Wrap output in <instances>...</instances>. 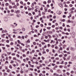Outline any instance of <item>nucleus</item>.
I'll use <instances>...</instances> for the list:
<instances>
[{"mask_svg": "<svg viewBox=\"0 0 76 76\" xmlns=\"http://www.w3.org/2000/svg\"><path fill=\"white\" fill-rule=\"evenodd\" d=\"M72 35L73 37H75V33L74 32H72Z\"/></svg>", "mask_w": 76, "mask_h": 76, "instance_id": "nucleus-1", "label": "nucleus"}, {"mask_svg": "<svg viewBox=\"0 0 76 76\" xmlns=\"http://www.w3.org/2000/svg\"><path fill=\"white\" fill-rule=\"evenodd\" d=\"M4 21H5V22H7V21L8 20V19L7 18L5 17L4 18Z\"/></svg>", "mask_w": 76, "mask_h": 76, "instance_id": "nucleus-2", "label": "nucleus"}, {"mask_svg": "<svg viewBox=\"0 0 76 76\" xmlns=\"http://www.w3.org/2000/svg\"><path fill=\"white\" fill-rule=\"evenodd\" d=\"M43 41H44V42H48L50 41V40H47L45 39H44Z\"/></svg>", "mask_w": 76, "mask_h": 76, "instance_id": "nucleus-3", "label": "nucleus"}, {"mask_svg": "<svg viewBox=\"0 0 76 76\" xmlns=\"http://www.w3.org/2000/svg\"><path fill=\"white\" fill-rule=\"evenodd\" d=\"M58 6H60V7H61L62 8H63V6H62V5L61 4H58Z\"/></svg>", "mask_w": 76, "mask_h": 76, "instance_id": "nucleus-4", "label": "nucleus"}, {"mask_svg": "<svg viewBox=\"0 0 76 76\" xmlns=\"http://www.w3.org/2000/svg\"><path fill=\"white\" fill-rule=\"evenodd\" d=\"M5 35H6V34H4L1 35V37H2V38H4V36H5Z\"/></svg>", "mask_w": 76, "mask_h": 76, "instance_id": "nucleus-5", "label": "nucleus"}, {"mask_svg": "<svg viewBox=\"0 0 76 76\" xmlns=\"http://www.w3.org/2000/svg\"><path fill=\"white\" fill-rule=\"evenodd\" d=\"M73 69L74 70H76V66L74 65L73 66Z\"/></svg>", "mask_w": 76, "mask_h": 76, "instance_id": "nucleus-6", "label": "nucleus"}, {"mask_svg": "<svg viewBox=\"0 0 76 76\" xmlns=\"http://www.w3.org/2000/svg\"><path fill=\"white\" fill-rule=\"evenodd\" d=\"M8 74L7 73L5 72H4V76H7V75Z\"/></svg>", "mask_w": 76, "mask_h": 76, "instance_id": "nucleus-7", "label": "nucleus"}, {"mask_svg": "<svg viewBox=\"0 0 76 76\" xmlns=\"http://www.w3.org/2000/svg\"><path fill=\"white\" fill-rule=\"evenodd\" d=\"M5 5L6 6H9V4L8 3H5Z\"/></svg>", "mask_w": 76, "mask_h": 76, "instance_id": "nucleus-8", "label": "nucleus"}, {"mask_svg": "<svg viewBox=\"0 0 76 76\" xmlns=\"http://www.w3.org/2000/svg\"><path fill=\"white\" fill-rule=\"evenodd\" d=\"M6 34H7V35L8 36V37L10 38H11V36H10V34H9L8 33H7Z\"/></svg>", "mask_w": 76, "mask_h": 76, "instance_id": "nucleus-9", "label": "nucleus"}, {"mask_svg": "<svg viewBox=\"0 0 76 76\" xmlns=\"http://www.w3.org/2000/svg\"><path fill=\"white\" fill-rule=\"evenodd\" d=\"M67 46V45H63V48H66V47Z\"/></svg>", "mask_w": 76, "mask_h": 76, "instance_id": "nucleus-10", "label": "nucleus"}, {"mask_svg": "<svg viewBox=\"0 0 76 76\" xmlns=\"http://www.w3.org/2000/svg\"><path fill=\"white\" fill-rule=\"evenodd\" d=\"M16 56H17V57L18 58H19V57H20L19 55H18V54H17L16 55Z\"/></svg>", "mask_w": 76, "mask_h": 76, "instance_id": "nucleus-11", "label": "nucleus"}, {"mask_svg": "<svg viewBox=\"0 0 76 76\" xmlns=\"http://www.w3.org/2000/svg\"><path fill=\"white\" fill-rule=\"evenodd\" d=\"M45 12H47L48 10H47V8H45Z\"/></svg>", "mask_w": 76, "mask_h": 76, "instance_id": "nucleus-12", "label": "nucleus"}, {"mask_svg": "<svg viewBox=\"0 0 76 76\" xmlns=\"http://www.w3.org/2000/svg\"><path fill=\"white\" fill-rule=\"evenodd\" d=\"M13 60H15V61H17V59H16V58L15 57H13Z\"/></svg>", "mask_w": 76, "mask_h": 76, "instance_id": "nucleus-13", "label": "nucleus"}, {"mask_svg": "<svg viewBox=\"0 0 76 76\" xmlns=\"http://www.w3.org/2000/svg\"><path fill=\"white\" fill-rule=\"evenodd\" d=\"M10 41H13V38H11L10 39Z\"/></svg>", "mask_w": 76, "mask_h": 76, "instance_id": "nucleus-14", "label": "nucleus"}, {"mask_svg": "<svg viewBox=\"0 0 76 76\" xmlns=\"http://www.w3.org/2000/svg\"><path fill=\"white\" fill-rule=\"evenodd\" d=\"M51 2V0H49L48 1V3H50Z\"/></svg>", "mask_w": 76, "mask_h": 76, "instance_id": "nucleus-15", "label": "nucleus"}, {"mask_svg": "<svg viewBox=\"0 0 76 76\" xmlns=\"http://www.w3.org/2000/svg\"><path fill=\"white\" fill-rule=\"evenodd\" d=\"M70 49L71 50H72V51H73V50H74V48H73L72 47H71L70 48Z\"/></svg>", "mask_w": 76, "mask_h": 76, "instance_id": "nucleus-16", "label": "nucleus"}, {"mask_svg": "<svg viewBox=\"0 0 76 76\" xmlns=\"http://www.w3.org/2000/svg\"><path fill=\"white\" fill-rule=\"evenodd\" d=\"M14 25H15V26H17L18 25V24L15 23H14Z\"/></svg>", "mask_w": 76, "mask_h": 76, "instance_id": "nucleus-17", "label": "nucleus"}, {"mask_svg": "<svg viewBox=\"0 0 76 76\" xmlns=\"http://www.w3.org/2000/svg\"><path fill=\"white\" fill-rule=\"evenodd\" d=\"M17 61H18V62H19V63H21V61H20V60L17 59Z\"/></svg>", "mask_w": 76, "mask_h": 76, "instance_id": "nucleus-18", "label": "nucleus"}, {"mask_svg": "<svg viewBox=\"0 0 76 76\" xmlns=\"http://www.w3.org/2000/svg\"><path fill=\"white\" fill-rule=\"evenodd\" d=\"M49 38H52V37H51V36H50V35L48 34V35Z\"/></svg>", "mask_w": 76, "mask_h": 76, "instance_id": "nucleus-19", "label": "nucleus"}, {"mask_svg": "<svg viewBox=\"0 0 76 76\" xmlns=\"http://www.w3.org/2000/svg\"><path fill=\"white\" fill-rule=\"evenodd\" d=\"M54 76H58V74H57V73H55L53 74Z\"/></svg>", "mask_w": 76, "mask_h": 76, "instance_id": "nucleus-20", "label": "nucleus"}, {"mask_svg": "<svg viewBox=\"0 0 76 76\" xmlns=\"http://www.w3.org/2000/svg\"><path fill=\"white\" fill-rule=\"evenodd\" d=\"M60 64H64V61H61V63H60Z\"/></svg>", "mask_w": 76, "mask_h": 76, "instance_id": "nucleus-21", "label": "nucleus"}, {"mask_svg": "<svg viewBox=\"0 0 76 76\" xmlns=\"http://www.w3.org/2000/svg\"><path fill=\"white\" fill-rule=\"evenodd\" d=\"M53 42L54 43V42H54V41H53V40H51V42H50V44H52V43Z\"/></svg>", "mask_w": 76, "mask_h": 76, "instance_id": "nucleus-22", "label": "nucleus"}, {"mask_svg": "<svg viewBox=\"0 0 76 76\" xmlns=\"http://www.w3.org/2000/svg\"><path fill=\"white\" fill-rule=\"evenodd\" d=\"M59 68H63V66L62 65H60L59 66Z\"/></svg>", "mask_w": 76, "mask_h": 76, "instance_id": "nucleus-23", "label": "nucleus"}, {"mask_svg": "<svg viewBox=\"0 0 76 76\" xmlns=\"http://www.w3.org/2000/svg\"><path fill=\"white\" fill-rule=\"evenodd\" d=\"M59 57H63V55H59Z\"/></svg>", "mask_w": 76, "mask_h": 76, "instance_id": "nucleus-24", "label": "nucleus"}, {"mask_svg": "<svg viewBox=\"0 0 76 76\" xmlns=\"http://www.w3.org/2000/svg\"><path fill=\"white\" fill-rule=\"evenodd\" d=\"M43 4H47V2L46 1H44L43 2Z\"/></svg>", "mask_w": 76, "mask_h": 76, "instance_id": "nucleus-25", "label": "nucleus"}, {"mask_svg": "<svg viewBox=\"0 0 76 76\" xmlns=\"http://www.w3.org/2000/svg\"><path fill=\"white\" fill-rule=\"evenodd\" d=\"M55 59L56 60H59V58H55Z\"/></svg>", "mask_w": 76, "mask_h": 76, "instance_id": "nucleus-26", "label": "nucleus"}, {"mask_svg": "<svg viewBox=\"0 0 76 76\" xmlns=\"http://www.w3.org/2000/svg\"><path fill=\"white\" fill-rule=\"evenodd\" d=\"M66 75H68V76H69L70 75V73L69 72H66Z\"/></svg>", "mask_w": 76, "mask_h": 76, "instance_id": "nucleus-27", "label": "nucleus"}, {"mask_svg": "<svg viewBox=\"0 0 76 76\" xmlns=\"http://www.w3.org/2000/svg\"><path fill=\"white\" fill-rule=\"evenodd\" d=\"M22 47L21 46H20V50L22 51Z\"/></svg>", "mask_w": 76, "mask_h": 76, "instance_id": "nucleus-28", "label": "nucleus"}, {"mask_svg": "<svg viewBox=\"0 0 76 76\" xmlns=\"http://www.w3.org/2000/svg\"><path fill=\"white\" fill-rule=\"evenodd\" d=\"M58 15H60L61 13V12L59 11L58 12Z\"/></svg>", "mask_w": 76, "mask_h": 76, "instance_id": "nucleus-29", "label": "nucleus"}, {"mask_svg": "<svg viewBox=\"0 0 76 76\" xmlns=\"http://www.w3.org/2000/svg\"><path fill=\"white\" fill-rule=\"evenodd\" d=\"M23 57H26V55H25V54H23Z\"/></svg>", "mask_w": 76, "mask_h": 76, "instance_id": "nucleus-30", "label": "nucleus"}, {"mask_svg": "<svg viewBox=\"0 0 76 76\" xmlns=\"http://www.w3.org/2000/svg\"><path fill=\"white\" fill-rule=\"evenodd\" d=\"M22 29L23 31H25V28H23Z\"/></svg>", "mask_w": 76, "mask_h": 76, "instance_id": "nucleus-31", "label": "nucleus"}, {"mask_svg": "<svg viewBox=\"0 0 76 76\" xmlns=\"http://www.w3.org/2000/svg\"><path fill=\"white\" fill-rule=\"evenodd\" d=\"M64 57H67V54H65L64 55Z\"/></svg>", "mask_w": 76, "mask_h": 76, "instance_id": "nucleus-32", "label": "nucleus"}, {"mask_svg": "<svg viewBox=\"0 0 76 76\" xmlns=\"http://www.w3.org/2000/svg\"><path fill=\"white\" fill-rule=\"evenodd\" d=\"M42 59L43 60H44V59H45V58L43 56H42L41 57Z\"/></svg>", "mask_w": 76, "mask_h": 76, "instance_id": "nucleus-33", "label": "nucleus"}, {"mask_svg": "<svg viewBox=\"0 0 76 76\" xmlns=\"http://www.w3.org/2000/svg\"><path fill=\"white\" fill-rule=\"evenodd\" d=\"M11 55L12 56H15V53H13Z\"/></svg>", "mask_w": 76, "mask_h": 76, "instance_id": "nucleus-34", "label": "nucleus"}, {"mask_svg": "<svg viewBox=\"0 0 76 76\" xmlns=\"http://www.w3.org/2000/svg\"><path fill=\"white\" fill-rule=\"evenodd\" d=\"M71 74H73V73H74V72L73 71H72L71 72Z\"/></svg>", "mask_w": 76, "mask_h": 76, "instance_id": "nucleus-35", "label": "nucleus"}, {"mask_svg": "<svg viewBox=\"0 0 76 76\" xmlns=\"http://www.w3.org/2000/svg\"><path fill=\"white\" fill-rule=\"evenodd\" d=\"M70 56H69L67 58V60H70Z\"/></svg>", "mask_w": 76, "mask_h": 76, "instance_id": "nucleus-36", "label": "nucleus"}, {"mask_svg": "<svg viewBox=\"0 0 76 76\" xmlns=\"http://www.w3.org/2000/svg\"><path fill=\"white\" fill-rule=\"evenodd\" d=\"M36 43L35 42H34L33 43V45H36Z\"/></svg>", "mask_w": 76, "mask_h": 76, "instance_id": "nucleus-37", "label": "nucleus"}, {"mask_svg": "<svg viewBox=\"0 0 76 76\" xmlns=\"http://www.w3.org/2000/svg\"><path fill=\"white\" fill-rule=\"evenodd\" d=\"M47 28L48 29H49V30H50V29H51V27H47Z\"/></svg>", "mask_w": 76, "mask_h": 76, "instance_id": "nucleus-38", "label": "nucleus"}, {"mask_svg": "<svg viewBox=\"0 0 76 76\" xmlns=\"http://www.w3.org/2000/svg\"><path fill=\"white\" fill-rule=\"evenodd\" d=\"M4 46V44H0V46Z\"/></svg>", "mask_w": 76, "mask_h": 76, "instance_id": "nucleus-39", "label": "nucleus"}, {"mask_svg": "<svg viewBox=\"0 0 76 76\" xmlns=\"http://www.w3.org/2000/svg\"><path fill=\"white\" fill-rule=\"evenodd\" d=\"M13 63H14V61H13V60H12L10 62V63H11V64Z\"/></svg>", "mask_w": 76, "mask_h": 76, "instance_id": "nucleus-40", "label": "nucleus"}, {"mask_svg": "<svg viewBox=\"0 0 76 76\" xmlns=\"http://www.w3.org/2000/svg\"><path fill=\"white\" fill-rule=\"evenodd\" d=\"M56 56H58V54L57 53H56L54 55L55 57H56Z\"/></svg>", "mask_w": 76, "mask_h": 76, "instance_id": "nucleus-41", "label": "nucleus"}, {"mask_svg": "<svg viewBox=\"0 0 76 76\" xmlns=\"http://www.w3.org/2000/svg\"><path fill=\"white\" fill-rule=\"evenodd\" d=\"M9 68H10V69H12V66L11 65H10L9 66Z\"/></svg>", "mask_w": 76, "mask_h": 76, "instance_id": "nucleus-42", "label": "nucleus"}, {"mask_svg": "<svg viewBox=\"0 0 76 76\" xmlns=\"http://www.w3.org/2000/svg\"><path fill=\"white\" fill-rule=\"evenodd\" d=\"M17 16L18 18H19V17H20V16L19 15H17Z\"/></svg>", "mask_w": 76, "mask_h": 76, "instance_id": "nucleus-43", "label": "nucleus"}, {"mask_svg": "<svg viewBox=\"0 0 76 76\" xmlns=\"http://www.w3.org/2000/svg\"><path fill=\"white\" fill-rule=\"evenodd\" d=\"M42 45H44V44H45V43L44 42H42Z\"/></svg>", "mask_w": 76, "mask_h": 76, "instance_id": "nucleus-44", "label": "nucleus"}, {"mask_svg": "<svg viewBox=\"0 0 76 76\" xmlns=\"http://www.w3.org/2000/svg\"><path fill=\"white\" fill-rule=\"evenodd\" d=\"M20 4H23V1H21L20 2Z\"/></svg>", "mask_w": 76, "mask_h": 76, "instance_id": "nucleus-45", "label": "nucleus"}, {"mask_svg": "<svg viewBox=\"0 0 76 76\" xmlns=\"http://www.w3.org/2000/svg\"><path fill=\"white\" fill-rule=\"evenodd\" d=\"M56 64H60V62H59V61H57Z\"/></svg>", "mask_w": 76, "mask_h": 76, "instance_id": "nucleus-46", "label": "nucleus"}, {"mask_svg": "<svg viewBox=\"0 0 76 76\" xmlns=\"http://www.w3.org/2000/svg\"><path fill=\"white\" fill-rule=\"evenodd\" d=\"M18 44H21L20 42V41H19V40H18Z\"/></svg>", "mask_w": 76, "mask_h": 76, "instance_id": "nucleus-47", "label": "nucleus"}, {"mask_svg": "<svg viewBox=\"0 0 76 76\" xmlns=\"http://www.w3.org/2000/svg\"><path fill=\"white\" fill-rule=\"evenodd\" d=\"M10 45H13V42H11Z\"/></svg>", "mask_w": 76, "mask_h": 76, "instance_id": "nucleus-48", "label": "nucleus"}, {"mask_svg": "<svg viewBox=\"0 0 76 76\" xmlns=\"http://www.w3.org/2000/svg\"><path fill=\"white\" fill-rule=\"evenodd\" d=\"M21 38L23 39H25L24 37L23 36H22Z\"/></svg>", "mask_w": 76, "mask_h": 76, "instance_id": "nucleus-49", "label": "nucleus"}, {"mask_svg": "<svg viewBox=\"0 0 76 76\" xmlns=\"http://www.w3.org/2000/svg\"><path fill=\"white\" fill-rule=\"evenodd\" d=\"M70 3V1H68L66 2V3H67V4H69Z\"/></svg>", "mask_w": 76, "mask_h": 76, "instance_id": "nucleus-50", "label": "nucleus"}, {"mask_svg": "<svg viewBox=\"0 0 76 76\" xmlns=\"http://www.w3.org/2000/svg\"><path fill=\"white\" fill-rule=\"evenodd\" d=\"M42 53L43 54H46V52L45 51H43Z\"/></svg>", "mask_w": 76, "mask_h": 76, "instance_id": "nucleus-51", "label": "nucleus"}, {"mask_svg": "<svg viewBox=\"0 0 76 76\" xmlns=\"http://www.w3.org/2000/svg\"><path fill=\"white\" fill-rule=\"evenodd\" d=\"M7 72H8L9 73V72H10V70L8 69L7 70Z\"/></svg>", "mask_w": 76, "mask_h": 76, "instance_id": "nucleus-52", "label": "nucleus"}, {"mask_svg": "<svg viewBox=\"0 0 76 76\" xmlns=\"http://www.w3.org/2000/svg\"><path fill=\"white\" fill-rule=\"evenodd\" d=\"M30 47V46L29 45H28L26 46V47L27 48H28V47Z\"/></svg>", "mask_w": 76, "mask_h": 76, "instance_id": "nucleus-53", "label": "nucleus"}, {"mask_svg": "<svg viewBox=\"0 0 76 76\" xmlns=\"http://www.w3.org/2000/svg\"><path fill=\"white\" fill-rule=\"evenodd\" d=\"M69 6L70 7H72L73 5H72V4H70L69 5Z\"/></svg>", "mask_w": 76, "mask_h": 76, "instance_id": "nucleus-54", "label": "nucleus"}, {"mask_svg": "<svg viewBox=\"0 0 76 76\" xmlns=\"http://www.w3.org/2000/svg\"><path fill=\"white\" fill-rule=\"evenodd\" d=\"M27 42H28V43H30V41H29V40H28L27 41Z\"/></svg>", "mask_w": 76, "mask_h": 76, "instance_id": "nucleus-55", "label": "nucleus"}, {"mask_svg": "<svg viewBox=\"0 0 76 76\" xmlns=\"http://www.w3.org/2000/svg\"><path fill=\"white\" fill-rule=\"evenodd\" d=\"M6 42H7V43H9V40H7L6 41Z\"/></svg>", "mask_w": 76, "mask_h": 76, "instance_id": "nucleus-56", "label": "nucleus"}, {"mask_svg": "<svg viewBox=\"0 0 76 76\" xmlns=\"http://www.w3.org/2000/svg\"><path fill=\"white\" fill-rule=\"evenodd\" d=\"M40 26L41 27H43V25L42 24H40Z\"/></svg>", "mask_w": 76, "mask_h": 76, "instance_id": "nucleus-57", "label": "nucleus"}, {"mask_svg": "<svg viewBox=\"0 0 76 76\" xmlns=\"http://www.w3.org/2000/svg\"><path fill=\"white\" fill-rule=\"evenodd\" d=\"M21 45H23V46H25V44H24L23 43H21Z\"/></svg>", "mask_w": 76, "mask_h": 76, "instance_id": "nucleus-58", "label": "nucleus"}, {"mask_svg": "<svg viewBox=\"0 0 76 76\" xmlns=\"http://www.w3.org/2000/svg\"><path fill=\"white\" fill-rule=\"evenodd\" d=\"M52 37H53V38H55V37H56V35H53Z\"/></svg>", "mask_w": 76, "mask_h": 76, "instance_id": "nucleus-59", "label": "nucleus"}, {"mask_svg": "<svg viewBox=\"0 0 76 76\" xmlns=\"http://www.w3.org/2000/svg\"><path fill=\"white\" fill-rule=\"evenodd\" d=\"M32 53H35V50H33L32 51Z\"/></svg>", "mask_w": 76, "mask_h": 76, "instance_id": "nucleus-60", "label": "nucleus"}, {"mask_svg": "<svg viewBox=\"0 0 76 76\" xmlns=\"http://www.w3.org/2000/svg\"><path fill=\"white\" fill-rule=\"evenodd\" d=\"M45 38L46 39H48V36H46L45 37Z\"/></svg>", "mask_w": 76, "mask_h": 76, "instance_id": "nucleus-61", "label": "nucleus"}, {"mask_svg": "<svg viewBox=\"0 0 76 76\" xmlns=\"http://www.w3.org/2000/svg\"><path fill=\"white\" fill-rule=\"evenodd\" d=\"M39 62L40 63H42V60H40V61H39Z\"/></svg>", "mask_w": 76, "mask_h": 76, "instance_id": "nucleus-62", "label": "nucleus"}, {"mask_svg": "<svg viewBox=\"0 0 76 76\" xmlns=\"http://www.w3.org/2000/svg\"><path fill=\"white\" fill-rule=\"evenodd\" d=\"M28 10H31V8H29Z\"/></svg>", "mask_w": 76, "mask_h": 76, "instance_id": "nucleus-63", "label": "nucleus"}, {"mask_svg": "<svg viewBox=\"0 0 76 76\" xmlns=\"http://www.w3.org/2000/svg\"><path fill=\"white\" fill-rule=\"evenodd\" d=\"M29 75L31 76H33V74H29Z\"/></svg>", "mask_w": 76, "mask_h": 76, "instance_id": "nucleus-64", "label": "nucleus"}]
</instances>
